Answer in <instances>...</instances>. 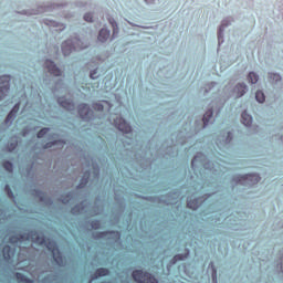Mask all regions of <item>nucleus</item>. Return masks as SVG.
<instances>
[{"label": "nucleus", "instance_id": "obj_55", "mask_svg": "<svg viewBox=\"0 0 283 283\" xmlns=\"http://www.w3.org/2000/svg\"><path fill=\"white\" fill-rule=\"evenodd\" d=\"M147 163H148L149 167H151V161H147Z\"/></svg>", "mask_w": 283, "mask_h": 283}, {"label": "nucleus", "instance_id": "obj_26", "mask_svg": "<svg viewBox=\"0 0 283 283\" xmlns=\"http://www.w3.org/2000/svg\"><path fill=\"white\" fill-rule=\"evenodd\" d=\"M9 242L10 244H14V247H17V244H23V242H25V235H23V233L12 234L9 237Z\"/></svg>", "mask_w": 283, "mask_h": 283}, {"label": "nucleus", "instance_id": "obj_24", "mask_svg": "<svg viewBox=\"0 0 283 283\" xmlns=\"http://www.w3.org/2000/svg\"><path fill=\"white\" fill-rule=\"evenodd\" d=\"M106 275H109V269L107 268H98L95 273L92 275L88 283H92L94 280H98V277H106Z\"/></svg>", "mask_w": 283, "mask_h": 283}, {"label": "nucleus", "instance_id": "obj_30", "mask_svg": "<svg viewBox=\"0 0 283 283\" xmlns=\"http://www.w3.org/2000/svg\"><path fill=\"white\" fill-rule=\"evenodd\" d=\"M72 200H74V191H69L65 196H61L59 202H62V205H70Z\"/></svg>", "mask_w": 283, "mask_h": 283}, {"label": "nucleus", "instance_id": "obj_38", "mask_svg": "<svg viewBox=\"0 0 283 283\" xmlns=\"http://www.w3.org/2000/svg\"><path fill=\"white\" fill-rule=\"evenodd\" d=\"M3 169L9 171V174H12V171H14V164H12L10 160H7L3 163Z\"/></svg>", "mask_w": 283, "mask_h": 283}, {"label": "nucleus", "instance_id": "obj_46", "mask_svg": "<svg viewBox=\"0 0 283 283\" xmlns=\"http://www.w3.org/2000/svg\"><path fill=\"white\" fill-rule=\"evenodd\" d=\"M33 242H35V244H40L41 247H43V244H45L46 240H45L44 235H42V237L38 235Z\"/></svg>", "mask_w": 283, "mask_h": 283}, {"label": "nucleus", "instance_id": "obj_15", "mask_svg": "<svg viewBox=\"0 0 283 283\" xmlns=\"http://www.w3.org/2000/svg\"><path fill=\"white\" fill-rule=\"evenodd\" d=\"M32 196L39 198L40 202H43L44 205H46V207H52V205H54V200H52V197H48V195H45L43 190L33 189Z\"/></svg>", "mask_w": 283, "mask_h": 283}, {"label": "nucleus", "instance_id": "obj_33", "mask_svg": "<svg viewBox=\"0 0 283 283\" xmlns=\"http://www.w3.org/2000/svg\"><path fill=\"white\" fill-rule=\"evenodd\" d=\"M24 235V242H28L30 240H32V242H34V240H36V237L39 235V232L31 230L28 233H22Z\"/></svg>", "mask_w": 283, "mask_h": 283}, {"label": "nucleus", "instance_id": "obj_21", "mask_svg": "<svg viewBox=\"0 0 283 283\" xmlns=\"http://www.w3.org/2000/svg\"><path fill=\"white\" fill-rule=\"evenodd\" d=\"M207 200V198L202 199V198H195L193 200H191V198H187V207L188 209H192L193 211H196V209H198L199 207L202 206V202H205Z\"/></svg>", "mask_w": 283, "mask_h": 283}, {"label": "nucleus", "instance_id": "obj_20", "mask_svg": "<svg viewBox=\"0 0 283 283\" xmlns=\"http://www.w3.org/2000/svg\"><path fill=\"white\" fill-rule=\"evenodd\" d=\"M202 123H203V129L206 127H209V125H213L216 123V118L213 117V108H209L203 117H202Z\"/></svg>", "mask_w": 283, "mask_h": 283}, {"label": "nucleus", "instance_id": "obj_3", "mask_svg": "<svg viewBox=\"0 0 283 283\" xmlns=\"http://www.w3.org/2000/svg\"><path fill=\"white\" fill-rule=\"evenodd\" d=\"M260 180H262V178L258 174L234 175L232 177L234 185H242L243 187H253V185H258Z\"/></svg>", "mask_w": 283, "mask_h": 283}, {"label": "nucleus", "instance_id": "obj_6", "mask_svg": "<svg viewBox=\"0 0 283 283\" xmlns=\"http://www.w3.org/2000/svg\"><path fill=\"white\" fill-rule=\"evenodd\" d=\"M132 277L137 283H158V279H156V276L143 270L133 271Z\"/></svg>", "mask_w": 283, "mask_h": 283}, {"label": "nucleus", "instance_id": "obj_41", "mask_svg": "<svg viewBox=\"0 0 283 283\" xmlns=\"http://www.w3.org/2000/svg\"><path fill=\"white\" fill-rule=\"evenodd\" d=\"M92 107L95 112H103L105 109V106L98 102L93 103Z\"/></svg>", "mask_w": 283, "mask_h": 283}, {"label": "nucleus", "instance_id": "obj_27", "mask_svg": "<svg viewBox=\"0 0 283 283\" xmlns=\"http://www.w3.org/2000/svg\"><path fill=\"white\" fill-rule=\"evenodd\" d=\"M268 82L271 85H277V83L282 82V75H280V73L269 72L268 73Z\"/></svg>", "mask_w": 283, "mask_h": 283}, {"label": "nucleus", "instance_id": "obj_44", "mask_svg": "<svg viewBox=\"0 0 283 283\" xmlns=\"http://www.w3.org/2000/svg\"><path fill=\"white\" fill-rule=\"evenodd\" d=\"M217 85H218V83H216V82H211V83L207 84L205 87V94H209V92H211V90H213V87H216Z\"/></svg>", "mask_w": 283, "mask_h": 283}, {"label": "nucleus", "instance_id": "obj_34", "mask_svg": "<svg viewBox=\"0 0 283 283\" xmlns=\"http://www.w3.org/2000/svg\"><path fill=\"white\" fill-rule=\"evenodd\" d=\"M209 269H211V277H212V283H218V269L216 268V264L213 261L209 263Z\"/></svg>", "mask_w": 283, "mask_h": 283}, {"label": "nucleus", "instance_id": "obj_11", "mask_svg": "<svg viewBox=\"0 0 283 283\" xmlns=\"http://www.w3.org/2000/svg\"><path fill=\"white\" fill-rule=\"evenodd\" d=\"M104 238H107V240H113L114 242H118V240H120V233L114 230L93 233L94 240H104Z\"/></svg>", "mask_w": 283, "mask_h": 283}, {"label": "nucleus", "instance_id": "obj_32", "mask_svg": "<svg viewBox=\"0 0 283 283\" xmlns=\"http://www.w3.org/2000/svg\"><path fill=\"white\" fill-rule=\"evenodd\" d=\"M15 280H18V282H21V283H34V280L28 279V276H25L21 272L15 273Z\"/></svg>", "mask_w": 283, "mask_h": 283}, {"label": "nucleus", "instance_id": "obj_48", "mask_svg": "<svg viewBox=\"0 0 283 283\" xmlns=\"http://www.w3.org/2000/svg\"><path fill=\"white\" fill-rule=\"evenodd\" d=\"M17 147H19V142H17V140L11 142V143L8 145V151H14V149H17Z\"/></svg>", "mask_w": 283, "mask_h": 283}, {"label": "nucleus", "instance_id": "obj_1", "mask_svg": "<svg viewBox=\"0 0 283 283\" xmlns=\"http://www.w3.org/2000/svg\"><path fill=\"white\" fill-rule=\"evenodd\" d=\"M112 30L107 29L106 27L102 28L98 31L97 41L99 43H107V41H114L115 39H118V34L120 33V28H118V22H116V19L108 18L107 19Z\"/></svg>", "mask_w": 283, "mask_h": 283}, {"label": "nucleus", "instance_id": "obj_2", "mask_svg": "<svg viewBox=\"0 0 283 283\" xmlns=\"http://www.w3.org/2000/svg\"><path fill=\"white\" fill-rule=\"evenodd\" d=\"M191 169L195 171L196 176H198V171L201 175L202 169L213 171V164L208 161L207 155L198 153L191 160Z\"/></svg>", "mask_w": 283, "mask_h": 283}, {"label": "nucleus", "instance_id": "obj_23", "mask_svg": "<svg viewBox=\"0 0 283 283\" xmlns=\"http://www.w3.org/2000/svg\"><path fill=\"white\" fill-rule=\"evenodd\" d=\"M87 206H85V201H82L77 205H75L72 209H71V213L73 216H81V213H87Z\"/></svg>", "mask_w": 283, "mask_h": 283}, {"label": "nucleus", "instance_id": "obj_4", "mask_svg": "<svg viewBox=\"0 0 283 283\" xmlns=\"http://www.w3.org/2000/svg\"><path fill=\"white\" fill-rule=\"evenodd\" d=\"M44 245L46 247L48 251L52 253V258L57 266L65 265V259L63 258V253L59 249V244L54 240L45 241Z\"/></svg>", "mask_w": 283, "mask_h": 283}, {"label": "nucleus", "instance_id": "obj_8", "mask_svg": "<svg viewBox=\"0 0 283 283\" xmlns=\"http://www.w3.org/2000/svg\"><path fill=\"white\" fill-rule=\"evenodd\" d=\"M235 19L231 15L226 17L222 21L221 24L219 25L217 36H218V45H222L224 43V30L229 28Z\"/></svg>", "mask_w": 283, "mask_h": 283}, {"label": "nucleus", "instance_id": "obj_35", "mask_svg": "<svg viewBox=\"0 0 283 283\" xmlns=\"http://www.w3.org/2000/svg\"><path fill=\"white\" fill-rule=\"evenodd\" d=\"M248 81H249V83H251V85H255V83H258L260 81V75H258V73L251 71L248 74Z\"/></svg>", "mask_w": 283, "mask_h": 283}, {"label": "nucleus", "instance_id": "obj_43", "mask_svg": "<svg viewBox=\"0 0 283 283\" xmlns=\"http://www.w3.org/2000/svg\"><path fill=\"white\" fill-rule=\"evenodd\" d=\"M84 21H86V23H94V13L92 12L85 13Z\"/></svg>", "mask_w": 283, "mask_h": 283}, {"label": "nucleus", "instance_id": "obj_13", "mask_svg": "<svg viewBox=\"0 0 283 283\" xmlns=\"http://www.w3.org/2000/svg\"><path fill=\"white\" fill-rule=\"evenodd\" d=\"M8 92H10V75H2L0 76V102L8 96Z\"/></svg>", "mask_w": 283, "mask_h": 283}, {"label": "nucleus", "instance_id": "obj_12", "mask_svg": "<svg viewBox=\"0 0 283 283\" xmlns=\"http://www.w3.org/2000/svg\"><path fill=\"white\" fill-rule=\"evenodd\" d=\"M249 92V86L244 82H239L234 85V87L231 91V95L234 96V98H242L244 94Z\"/></svg>", "mask_w": 283, "mask_h": 283}, {"label": "nucleus", "instance_id": "obj_57", "mask_svg": "<svg viewBox=\"0 0 283 283\" xmlns=\"http://www.w3.org/2000/svg\"><path fill=\"white\" fill-rule=\"evenodd\" d=\"M53 25H55V28H57V27H59V24H56V23H54Z\"/></svg>", "mask_w": 283, "mask_h": 283}, {"label": "nucleus", "instance_id": "obj_49", "mask_svg": "<svg viewBox=\"0 0 283 283\" xmlns=\"http://www.w3.org/2000/svg\"><path fill=\"white\" fill-rule=\"evenodd\" d=\"M127 23H128V25H132V28H143V29H145V27L138 25V24H136L132 21H127Z\"/></svg>", "mask_w": 283, "mask_h": 283}, {"label": "nucleus", "instance_id": "obj_10", "mask_svg": "<svg viewBox=\"0 0 283 283\" xmlns=\"http://www.w3.org/2000/svg\"><path fill=\"white\" fill-rule=\"evenodd\" d=\"M77 114L82 120L90 123L94 118V111L88 106V104L81 103L77 105Z\"/></svg>", "mask_w": 283, "mask_h": 283}, {"label": "nucleus", "instance_id": "obj_18", "mask_svg": "<svg viewBox=\"0 0 283 283\" xmlns=\"http://www.w3.org/2000/svg\"><path fill=\"white\" fill-rule=\"evenodd\" d=\"M57 104L66 112H74V109H76V104H74V101L67 99L65 96L59 97Z\"/></svg>", "mask_w": 283, "mask_h": 283}, {"label": "nucleus", "instance_id": "obj_25", "mask_svg": "<svg viewBox=\"0 0 283 283\" xmlns=\"http://www.w3.org/2000/svg\"><path fill=\"white\" fill-rule=\"evenodd\" d=\"M91 176H92V172L90 170H86L83 174L78 185L76 186V189H85L87 187V184L90 182V177Z\"/></svg>", "mask_w": 283, "mask_h": 283}, {"label": "nucleus", "instance_id": "obj_58", "mask_svg": "<svg viewBox=\"0 0 283 283\" xmlns=\"http://www.w3.org/2000/svg\"><path fill=\"white\" fill-rule=\"evenodd\" d=\"M145 1V3H148V0H144Z\"/></svg>", "mask_w": 283, "mask_h": 283}, {"label": "nucleus", "instance_id": "obj_40", "mask_svg": "<svg viewBox=\"0 0 283 283\" xmlns=\"http://www.w3.org/2000/svg\"><path fill=\"white\" fill-rule=\"evenodd\" d=\"M101 77V74H98V69H94L90 72V78H92V81H96Z\"/></svg>", "mask_w": 283, "mask_h": 283}, {"label": "nucleus", "instance_id": "obj_29", "mask_svg": "<svg viewBox=\"0 0 283 283\" xmlns=\"http://www.w3.org/2000/svg\"><path fill=\"white\" fill-rule=\"evenodd\" d=\"M189 249H186V253L185 254H176L171 261L170 264H176L177 262H182L184 260H187V258H189Z\"/></svg>", "mask_w": 283, "mask_h": 283}, {"label": "nucleus", "instance_id": "obj_45", "mask_svg": "<svg viewBox=\"0 0 283 283\" xmlns=\"http://www.w3.org/2000/svg\"><path fill=\"white\" fill-rule=\"evenodd\" d=\"M48 132H50V128L48 127L40 129L36 134V138H43L48 134Z\"/></svg>", "mask_w": 283, "mask_h": 283}, {"label": "nucleus", "instance_id": "obj_31", "mask_svg": "<svg viewBox=\"0 0 283 283\" xmlns=\"http://www.w3.org/2000/svg\"><path fill=\"white\" fill-rule=\"evenodd\" d=\"M55 145H65V139H55L43 145V149H52Z\"/></svg>", "mask_w": 283, "mask_h": 283}, {"label": "nucleus", "instance_id": "obj_5", "mask_svg": "<svg viewBox=\"0 0 283 283\" xmlns=\"http://www.w3.org/2000/svg\"><path fill=\"white\" fill-rule=\"evenodd\" d=\"M178 198H180V193L178 192H169L166 196H161V197H148L146 198L147 200H149L150 202H158L159 205H176L178 202Z\"/></svg>", "mask_w": 283, "mask_h": 283}, {"label": "nucleus", "instance_id": "obj_22", "mask_svg": "<svg viewBox=\"0 0 283 283\" xmlns=\"http://www.w3.org/2000/svg\"><path fill=\"white\" fill-rule=\"evenodd\" d=\"M233 140V133L227 132L221 133V138L218 139L217 145H230Z\"/></svg>", "mask_w": 283, "mask_h": 283}, {"label": "nucleus", "instance_id": "obj_14", "mask_svg": "<svg viewBox=\"0 0 283 283\" xmlns=\"http://www.w3.org/2000/svg\"><path fill=\"white\" fill-rule=\"evenodd\" d=\"M44 67L51 76H63V71L52 60H45Z\"/></svg>", "mask_w": 283, "mask_h": 283}, {"label": "nucleus", "instance_id": "obj_37", "mask_svg": "<svg viewBox=\"0 0 283 283\" xmlns=\"http://www.w3.org/2000/svg\"><path fill=\"white\" fill-rule=\"evenodd\" d=\"M255 101L258 103H264V101H266V95H264V92L256 91V93H255Z\"/></svg>", "mask_w": 283, "mask_h": 283}, {"label": "nucleus", "instance_id": "obj_39", "mask_svg": "<svg viewBox=\"0 0 283 283\" xmlns=\"http://www.w3.org/2000/svg\"><path fill=\"white\" fill-rule=\"evenodd\" d=\"M4 191H6V193H7V196H8V198H10L11 200H14V192H12V188H10V185H6L4 186Z\"/></svg>", "mask_w": 283, "mask_h": 283}, {"label": "nucleus", "instance_id": "obj_47", "mask_svg": "<svg viewBox=\"0 0 283 283\" xmlns=\"http://www.w3.org/2000/svg\"><path fill=\"white\" fill-rule=\"evenodd\" d=\"M91 228L97 231V229H101V220H93L90 222Z\"/></svg>", "mask_w": 283, "mask_h": 283}, {"label": "nucleus", "instance_id": "obj_52", "mask_svg": "<svg viewBox=\"0 0 283 283\" xmlns=\"http://www.w3.org/2000/svg\"><path fill=\"white\" fill-rule=\"evenodd\" d=\"M21 134L23 137H25V136H28V134H30V130L28 128H23Z\"/></svg>", "mask_w": 283, "mask_h": 283}, {"label": "nucleus", "instance_id": "obj_42", "mask_svg": "<svg viewBox=\"0 0 283 283\" xmlns=\"http://www.w3.org/2000/svg\"><path fill=\"white\" fill-rule=\"evenodd\" d=\"M115 201L119 203L122 209H125V198L120 197L118 193H115Z\"/></svg>", "mask_w": 283, "mask_h": 283}, {"label": "nucleus", "instance_id": "obj_50", "mask_svg": "<svg viewBox=\"0 0 283 283\" xmlns=\"http://www.w3.org/2000/svg\"><path fill=\"white\" fill-rule=\"evenodd\" d=\"M90 216H92V217H94V216H101V211L94 209V210L90 213Z\"/></svg>", "mask_w": 283, "mask_h": 283}, {"label": "nucleus", "instance_id": "obj_17", "mask_svg": "<svg viewBox=\"0 0 283 283\" xmlns=\"http://www.w3.org/2000/svg\"><path fill=\"white\" fill-rule=\"evenodd\" d=\"M114 124L119 132H123V134L132 133V126L127 123V120H125V118L117 117L114 119Z\"/></svg>", "mask_w": 283, "mask_h": 283}, {"label": "nucleus", "instance_id": "obj_56", "mask_svg": "<svg viewBox=\"0 0 283 283\" xmlns=\"http://www.w3.org/2000/svg\"><path fill=\"white\" fill-rule=\"evenodd\" d=\"M98 200H101V198H99V197H97V198H96V202H98Z\"/></svg>", "mask_w": 283, "mask_h": 283}, {"label": "nucleus", "instance_id": "obj_19", "mask_svg": "<svg viewBox=\"0 0 283 283\" xmlns=\"http://www.w3.org/2000/svg\"><path fill=\"white\" fill-rule=\"evenodd\" d=\"M20 107H21L20 103L14 104V106L11 108V111L9 112V114L4 119V125L10 127L12 123H14V119L17 118V114H19Z\"/></svg>", "mask_w": 283, "mask_h": 283}, {"label": "nucleus", "instance_id": "obj_36", "mask_svg": "<svg viewBox=\"0 0 283 283\" xmlns=\"http://www.w3.org/2000/svg\"><path fill=\"white\" fill-rule=\"evenodd\" d=\"M99 177H101V167L98 166V164H93V178H94V180H98Z\"/></svg>", "mask_w": 283, "mask_h": 283}, {"label": "nucleus", "instance_id": "obj_16", "mask_svg": "<svg viewBox=\"0 0 283 283\" xmlns=\"http://www.w3.org/2000/svg\"><path fill=\"white\" fill-rule=\"evenodd\" d=\"M14 255H17V248H12L10 245H4L2 248V258L4 262L8 264H12V260H14Z\"/></svg>", "mask_w": 283, "mask_h": 283}, {"label": "nucleus", "instance_id": "obj_51", "mask_svg": "<svg viewBox=\"0 0 283 283\" xmlns=\"http://www.w3.org/2000/svg\"><path fill=\"white\" fill-rule=\"evenodd\" d=\"M277 266H280V271H281V273H283V254H282L280 263H277Z\"/></svg>", "mask_w": 283, "mask_h": 283}, {"label": "nucleus", "instance_id": "obj_7", "mask_svg": "<svg viewBox=\"0 0 283 283\" xmlns=\"http://www.w3.org/2000/svg\"><path fill=\"white\" fill-rule=\"evenodd\" d=\"M81 48V40L78 38H72L65 40L62 43V53L64 56H70L74 50H78Z\"/></svg>", "mask_w": 283, "mask_h": 283}, {"label": "nucleus", "instance_id": "obj_9", "mask_svg": "<svg viewBox=\"0 0 283 283\" xmlns=\"http://www.w3.org/2000/svg\"><path fill=\"white\" fill-rule=\"evenodd\" d=\"M61 4L49 3L45 6H40L38 9L33 10H22L20 14H27L28 17H32V14H43V12H52V10H56Z\"/></svg>", "mask_w": 283, "mask_h": 283}, {"label": "nucleus", "instance_id": "obj_28", "mask_svg": "<svg viewBox=\"0 0 283 283\" xmlns=\"http://www.w3.org/2000/svg\"><path fill=\"white\" fill-rule=\"evenodd\" d=\"M241 123L245 127H251V125H253V117L251 115H249V113H247V111H244L241 114Z\"/></svg>", "mask_w": 283, "mask_h": 283}, {"label": "nucleus", "instance_id": "obj_54", "mask_svg": "<svg viewBox=\"0 0 283 283\" xmlns=\"http://www.w3.org/2000/svg\"><path fill=\"white\" fill-rule=\"evenodd\" d=\"M132 143H134V140L129 139V142H127V145H132Z\"/></svg>", "mask_w": 283, "mask_h": 283}, {"label": "nucleus", "instance_id": "obj_53", "mask_svg": "<svg viewBox=\"0 0 283 283\" xmlns=\"http://www.w3.org/2000/svg\"><path fill=\"white\" fill-rule=\"evenodd\" d=\"M222 112V105L218 106L216 111V116H220V113Z\"/></svg>", "mask_w": 283, "mask_h": 283}]
</instances>
